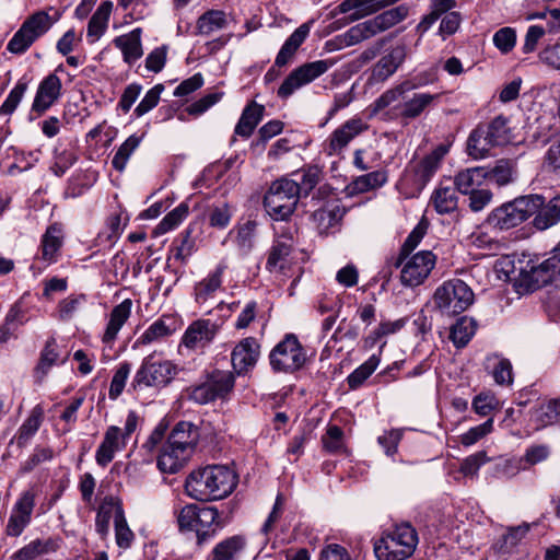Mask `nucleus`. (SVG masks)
Segmentation results:
<instances>
[{"label":"nucleus","mask_w":560,"mask_h":560,"mask_svg":"<svg viewBox=\"0 0 560 560\" xmlns=\"http://www.w3.org/2000/svg\"><path fill=\"white\" fill-rule=\"evenodd\" d=\"M237 485V475L223 465L207 466L192 471L186 479V493L197 501L221 500L230 495Z\"/></svg>","instance_id":"nucleus-1"},{"label":"nucleus","mask_w":560,"mask_h":560,"mask_svg":"<svg viewBox=\"0 0 560 560\" xmlns=\"http://www.w3.org/2000/svg\"><path fill=\"white\" fill-rule=\"evenodd\" d=\"M417 544L415 528L400 524L383 533L374 545V552L378 560H405L413 553Z\"/></svg>","instance_id":"nucleus-2"},{"label":"nucleus","mask_w":560,"mask_h":560,"mask_svg":"<svg viewBox=\"0 0 560 560\" xmlns=\"http://www.w3.org/2000/svg\"><path fill=\"white\" fill-rule=\"evenodd\" d=\"M301 189L298 182L283 177L271 183L264 197L267 213L273 220H288L296 209Z\"/></svg>","instance_id":"nucleus-3"},{"label":"nucleus","mask_w":560,"mask_h":560,"mask_svg":"<svg viewBox=\"0 0 560 560\" xmlns=\"http://www.w3.org/2000/svg\"><path fill=\"white\" fill-rule=\"evenodd\" d=\"M541 206L542 197L539 195L520 197L494 209L488 221L499 230H509L526 221Z\"/></svg>","instance_id":"nucleus-4"},{"label":"nucleus","mask_w":560,"mask_h":560,"mask_svg":"<svg viewBox=\"0 0 560 560\" xmlns=\"http://www.w3.org/2000/svg\"><path fill=\"white\" fill-rule=\"evenodd\" d=\"M433 301L443 314L457 315L472 304L474 292L464 281L452 279L438 287Z\"/></svg>","instance_id":"nucleus-5"},{"label":"nucleus","mask_w":560,"mask_h":560,"mask_svg":"<svg viewBox=\"0 0 560 560\" xmlns=\"http://www.w3.org/2000/svg\"><path fill=\"white\" fill-rule=\"evenodd\" d=\"M178 373V368L170 360H156L154 354H149L132 380L133 388L138 387H165Z\"/></svg>","instance_id":"nucleus-6"},{"label":"nucleus","mask_w":560,"mask_h":560,"mask_svg":"<svg viewBox=\"0 0 560 560\" xmlns=\"http://www.w3.org/2000/svg\"><path fill=\"white\" fill-rule=\"evenodd\" d=\"M235 377L229 371H213L207 380L189 389V399L206 405L215 399H224L234 388Z\"/></svg>","instance_id":"nucleus-7"},{"label":"nucleus","mask_w":560,"mask_h":560,"mask_svg":"<svg viewBox=\"0 0 560 560\" xmlns=\"http://www.w3.org/2000/svg\"><path fill=\"white\" fill-rule=\"evenodd\" d=\"M335 63L332 59H320L295 68L279 86L278 96L282 100L290 97L295 91L326 73Z\"/></svg>","instance_id":"nucleus-8"},{"label":"nucleus","mask_w":560,"mask_h":560,"mask_svg":"<svg viewBox=\"0 0 560 560\" xmlns=\"http://www.w3.org/2000/svg\"><path fill=\"white\" fill-rule=\"evenodd\" d=\"M406 15L407 10L405 8H394L376 15L373 19L359 23L347 32L346 36L348 38V44H358L384 32L401 22Z\"/></svg>","instance_id":"nucleus-9"},{"label":"nucleus","mask_w":560,"mask_h":560,"mask_svg":"<svg viewBox=\"0 0 560 560\" xmlns=\"http://www.w3.org/2000/svg\"><path fill=\"white\" fill-rule=\"evenodd\" d=\"M419 86H421V83L417 84L410 80H405L387 89L370 104V115L378 116L382 114L385 120L399 119L398 112L401 108L405 94Z\"/></svg>","instance_id":"nucleus-10"},{"label":"nucleus","mask_w":560,"mask_h":560,"mask_svg":"<svg viewBox=\"0 0 560 560\" xmlns=\"http://www.w3.org/2000/svg\"><path fill=\"white\" fill-rule=\"evenodd\" d=\"M306 361V354L294 335H287L270 353V364L275 371L294 372Z\"/></svg>","instance_id":"nucleus-11"},{"label":"nucleus","mask_w":560,"mask_h":560,"mask_svg":"<svg viewBox=\"0 0 560 560\" xmlns=\"http://www.w3.org/2000/svg\"><path fill=\"white\" fill-rule=\"evenodd\" d=\"M436 264L431 250H420L401 264L400 281L406 287H418L429 277Z\"/></svg>","instance_id":"nucleus-12"},{"label":"nucleus","mask_w":560,"mask_h":560,"mask_svg":"<svg viewBox=\"0 0 560 560\" xmlns=\"http://www.w3.org/2000/svg\"><path fill=\"white\" fill-rule=\"evenodd\" d=\"M369 129V125L359 116H354L336 128L325 142V152L329 156H339L348 144Z\"/></svg>","instance_id":"nucleus-13"},{"label":"nucleus","mask_w":560,"mask_h":560,"mask_svg":"<svg viewBox=\"0 0 560 560\" xmlns=\"http://www.w3.org/2000/svg\"><path fill=\"white\" fill-rule=\"evenodd\" d=\"M407 58V46L397 44L384 54L371 68L369 83L377 84L386 82L400 68Z\"/></svg>","instance_id":"nucleus-14"},{"label":"nucleus","mask_w":560,"mask_h":560,"mask_svg":"<svg viewBox=\"0 0 560 560\" xmlns=\"http://www.w3.org/2000/svg\"><path fill=\"white\" fill-rule=\"evenodd\" d=\"M35 506V495L32 491L23 492L11 511L5 533L11 537H19L28 526Z\"/></svg>","instance_id":"nucleus-15"},{"label":"nucleus","mask_w":560,"mask_h":560,"mask_svg":"<svg viewBox=\"0 0 560 560\" xmlns=\"http://www.w3.org/2000/svg\"><path fill=\"white\" fill-rule=\"evenodd\" d=\"M292 248V235L277 240L268 255L266 262L267 270L275 276H288L293 265L291 257Z\"/></svg>","instance_id":"nucleus-16"},{"label":"nucleus","mask_w":560,"mask_h":560,"mask_svg":"<svg viewBox=\"0 0 560 560\" xmlns=\"http://www.w3.org/2000/svg\"><path fill=\"white\" fill-rule=\"evenodd\" d=\"M260 354V347L254 337L242 339L231 353V362L237 375L248 373L256 365Z\"/></svg>","instance_id":"nucleus-17"},{"label":"nucleus","mask_w":560,"mask_h":560,"mask_svg":"<svg viewBox=\"0 0 560 560\" xmlns=\"http://www.w3.org/2000/svg\"><path fill=\"white\" fill-rule=\"evenodd\" d=\"M127 442L122 436L121 428L109 425L95 452L96 464L101 467H106L115 458L116 453L126 447Z\"/></svg>","instance_id":"nucleus-18"},{"label":"nucleus","mask_w":560,"mask_h":560,"mask_svg":"<svg viewBox=\"0 0 560 560\" xmlns=\"http://www.w3.org/2000/svg\"><path fill=\"white\" fill-rule=\"evenodd\" d=\"M125 515L121 501L114 495H106L101 501L95 517V530L102 539H106L109 534V524L118 521V515Z\"/></svg>","instance_id":"nucleus-19"},{"label":"nucleus","mask_w":560,"mask_h":560,"mask_svg":"<svg viewBox=\"0 0 560 560\" xmlns=\"http://www.w3.org/2000/svg\"><path fill=\"white\" fill-rule=\"evenodd\" d=\"M226 269V264L222 261L195 284L194 298L196 303L205 304L209 300L213 299L214 294L222 289L223 276Z\"/></svg>","instance_id":"nucleus-20"},{"label":"nucleus","mask_w":560,"mask_h":560,"mask_svg":"<svg viewBox=\"0 0 560 560\" xmlns=\"http://www.w3.org/2000/svg\"><path fill=\"white\" fill-rule=\"evenodd\" d=\"M218 332V325L209 319H198L186 329L182 342L185 347L195 349L210 343Z\"/></svg>","instance_id":"nucleus-21"},{"label":"nucleus","mask_w":560,"mask_h":560,"mask_svg":"<svg viewBox=\"0 0 560 560\" xmlns=\"http://www.w3.org/2000/svg\"><path fill=\"white\" fill-rule=\"evenodd\" d=\"M192 452L172 445L170 441L162 446L158 456V467L162 472L175 474L189 460Z\"/></svg>","instance_id":"nucleus-22"},{"label":"nucleus","mask_w":560,"mask_h":560,"mask_svg":"<svg viewBox=\"0 0 560 560\" xmlns=\"http://www.w3.org/2000/svg\"><path fill=\"white\" fill-rule=\"evenodd\" d=\"M61 80L56 74L47 75L38 85L32 109L38 114L47 110L60 96Z\"/></svg>","instance_id":"nucleus-23"},{"label":"nucleus","mask_w":560,"mask_h":560,"mask_svg":"<svg viewBox=\"0 0 560 560\" xmlns=\"http://www.w3.org/2000/svg\"><path fill=\"white\" fill-rule=\"evenodd\" d=\"M113 44L121 51L122 60L129 66L143 56L142 30L140 27L115 37Z\"/></svg>","instance_id":"nucleus-24"},{"label":"nucleus","mask_w":560,"mask_h":560,"mask_svg":"<svg viewBox=\"0 0 560 560\" xmlns=\"http://www.w3.org/2000/svg\"><path fill=\"white\" fill-rule=\"evenodd\" d=\"M440 98L439 94H431L427 92L413 93L409 98H405L398 114L399 119L409 121L420 117L428 112Z\"/></svg>","instance_id":"nucleus-25"},{"label":"nucleus","mask_w":560,"mask_h":560,"mask_svg":"<svg viewBox=\"0 0 560 560\" xmlns=\"http://www.w3.org/2000/svg\"><path fill=\"white\" fill-rule=\"evenodd\" d=\"M132 302L130 299L124 300L121 303L116 305L110 314L105 328V331L102 336V341L106 345H112L117 336L119 330L126 324L131 315Z\"/></svg>","instance_id":"nucleus-26"},{"label":"nucleus","mask_w":560,"mask_h":560,"mask_svg":"<svg viewBox=\"0 0 560 560\" xmlns=\"http://www.w3.org/2000/svg\"><path fill=\"white\" fill-rule=\"evenodd\" d=\"M218 510L212 506L199 508L192 532L199 545L212 538L217 530Z\"/></svg>","instance_id":"nucleus-27"},{"label":"nucleus","mask_w":560,"mask_h":560,"mask_svg":"<svg viewBox=\"0 0 560 560\" xmlns=\"http://www.w3.org/2000/svg\"><path fill=\"white\" fill-rule=\"evenodd\" d=\"M44 417V407L40 404L34 406L11 442L15 441L19 447H24L39 430Z\"/></svg>","instance_id":"nucleus-28"},{"label":"nucleus","mask_w":560,"mask_h":560,"mask_svg":"<svg viewBox=\"0 0 560 560\" xmlns=\"http://www.w3.org/2000/svg\"><path fill=\"white\" fill-rule=\"evenodd\" d=\"M311 31V23H304L300 25L284 42L281 49L279 50L275 65L278 67H284L293 58L299 47L307 38Z\"/></svg>","instance_id":"nucleus-29"},{"label":"nucleus","mask_w":560,"mask_h":560,"mask_svg":"<svg viewBox=\"0 0 560 560\" xmlns=\"http://www.w3.org/2000/svg\"><path fill=\"white\" fill-rule=\"evenodd\" d=\"M247 546L242 535L228 537L215 545L211 551L212 560H240Z\"/></svg>","instance_id":"nucleus-30"},{"label":"nucleus","mask_w":560,"mask_h":560,"mask_svg":"<svg viewBox=\"0 0 560 560\" xmlns=\"http://www.w3.org/2000/svg\"><path fill=\"white\" fill-rule=\"evenodd\" d=\"M486 167H471L460 171L454 178L455 188L463 195H468L479 189L487 180Z\"/></svg>","instance_id":"nucleus-31"},{"label":"nucleus","mask_w":560,"mask_h":560,"mask_svg":"<svg viewBox=\"0 0 560 560\" xmlns=\"http://www.w3.org/2000/svg\"><path fill=\"white\" fill-rule=\"evenodd\" d=\"M112 10L113 3L104 1L91 16L86 31V38L90 44L96 43L106 32Z\"/></svg>","instance_id":"nucleus-32"},{"label":"nucleus","mask_w":560,"mask_h":560,"mask_svg":"<svg viewBox=\"0 0 560 560\" xmlns=\"http://www.w3.org/2000/svg\"><path fill=\"white\" fill-rule=\"evenodd\" d=\"M175 330V322L173 318L162 316L143 331V334L136 340L135 347L147 346L164 339L173 335Z\"/></svg>","instance_id":"nucleus-33"},{"label":"nucleus","mask_w":560,"mask_h":560,"mask_svg":"<svg viewBox=\"0 0 560 560\" xmlns=\"http://www.w3.org/2000/svg\"><path fill=\"white\" fill-rule=\"evenodd\" d=\"M59 19L60 13L57 11H55L54 15H50L47 11L39 10L31 14L22 23V26L37 40L40 36L46 34Z\"/></svg>","instance_id":"nucleus-34"},{"label":"nucleus","mask_w":560,"mask_h":560,"mask_svg":"<svg viewBox=\"0 0 560 560\" xmlns=\"http://www.w3.org/2000/svg\"><path fill=\"white\" fill-rule=\"evenodd\" d=\"M265 107L256 102L249 103L235 126V135L249 138L264 116Z\"/></svg>","instance_id":"nucleus-35"},{"label":"nucleus","mask_w":560,"mask_h":560,"mask_svg":"<svg viewBox=\"0 0 560 560\" xmlns=\"http://www.w3.org/2000/svg\"><path fill=\"white\" fill-rule=\"evenodd\" d=\"M58 540L55 538L34 539L11 556V560H34L39 556H44L56 551Z\"/></svg>","instance_id":"nucleus-36"},{"label":"nucleus","mask_w":560,"mask_h":560,"mask_svg":"<svg viewBox=\"0 0 560 560\" xmlns=\"http://www.w3.org/2000/svg\"><path fill=\"white\" fill-rule=\"evenodd\" d=\"M198 438L197 428L192 423L180 421L174 427L167 441H170L172 445L184 447V450H189L194 453Z\"/></svg>","instance_id":"nucleus-37"},{"label":"nucleus","mask_w":560,"mask_h":560,"mask_svg":"<svg viewBox=\"0 0 560 560\" xmlns=\"http://www.w3.org/2000/svg\"><path fill=\"white\" fill-rule=\"evenodd\" d=\"M62 229L58 224L47 228L42 238V259L47 264L57 260L58 253L62 246Z\"/></svg>","instance_id":"nucleus-38"},{"label":"nucleus","mask_w":560,"mask_h":560,"mask_svg":"<svg viewBox=\"0 0 560 560\" xmlns=\"http://www.w3.org/2000/svg\"><path fill=\"white\" fill-rule=\"evenodd\" d=\"M345 210L337 203H326L314 211L312 219L319 233H327L329 229L338 224L342 219Z\"/></svg>","instance_id":"nucleus-39"},{"label":"nucleus","mask_w":560,"mask_h":560,"mask_svg":"<svg viewBox=\"0 0 560 560\" xmlns=\"http://www.w3.org/2000/svg\"><path fill=\"white\" fill-rule=\"evenodd\" d=\"M456 190L453 186L441 183L433 191L431 203L439 213H451L457 209L458 198Z\"/></svg>","instance_id":"nucleus-40"},{"label":"nucleus","mask_w":560,"mask_h":560,"mask_svg":"<svg viewBox=\"0 0 560 560\" xmlns=\"http://www.w3.org/2000/svg\"><path fill=\"white\" fill-rule=\"evenodd\" d=\"M497 147L495 143L488 137V133L479 125L469 135L467 141L468 155L475 160L486 158L492 148Z\"/></svg>","instance_id":"nucleus-41"},{"label":"nucleus","mask_w":560,"mask_h":560,"mask_svg":"<svg viewBox=\"0 0 560 560\" xmlns=\"http://www.w3.org/2000/svg\"><path fill=\"white\" fill-rule=\"evenodd\" d=\"M534 224L538 230H547L560 221V196H556L537 210Z\"/></svg>","instance_id":"nucleus-42"},{"label":"nucleus","mask_w":560,"mask_h":560,"mask_svg":"<svg viewBox=\"0 0 560 560\" xmlns=\"http://www.w3.org/2000/svg\"><path fill=\"white\" fill-rule=\"evenodd\" d=\"M487 180L493 182L498 186H505L514 180L516 164L511 160L501 159L492 168H487Z\"/></svg>","instance_id":"nucleus-43"},{"label":"nucleus","mask_w":560,"mask_h":560,"mask_svg":"<svg viewBox=\"0 0 560 560\" xmlns=\"http://www.w3.org/2000/svg\"><path fill=\"white\" fill-rule=\"evenodd\" d=\"M488 137L495 143L497 147L504 145L511 140V129L509 127V119L502 115L494 117L489 124L480 125Z\"/></svg>","instance_id":"nucleus-44"},{"label":"nucleus","mask_w":560,"mask_h":560,"mask_svg":"<svg viewBox=\"0 0 560 560\" xmlns=\"http://www.w3.org/2000/svg\"><path fill=\"white\" fill-rule=\"evenodd\" d=\"M387 182V174L384 171H374L355 177L350 184L354 194H363L382 187Z\"/></svg>","instance_id":"nucleus-45"},{"label":"nucleus","mask_w":560,"mask_h":560,"mask_svg":"<svg viewBox=\"0 0 560 560\" xmlns=\"http://www.w3.org/2000/svg\"><path fill=\"white\" fill-rule=\"evenodd\" d=\"M446 152L447 150L444 147H438L420 162L417 168V175L423 184L428 183L438 171Z\"/></svg>","instance_id":"nucleus-46"},{"label":"nucleus","mask_w":560,"mask_h":560,"mask_svg":"<svg viewBox=\"0 0 560 560\" xmlns=\"http://www.w3.org/2000/svg\"><path fill=\"white\" fill-rule=\"evenodd\" d=\"M476 328L477 324L474 318L463 316L453 325L450 337L456 347H464L475 335Z\"/></svg>","instance_id":"nucleus-47"},{"label":"nucleus","mask_w":560,"mask_h":560,"mask_svg":"<svg viewBox=\"0 0 560 560\" xmlns=\"http://www.w3.org/2000/svg\"><path fill=\"white\" fill-rule=\"evenodd\" d=\"M189 207L186 202L179 203L175 209L167 213L162 221L154 228L153 235H163L177 228L188 215Z\"/></svg>","instance_id":"nucleus-48"},{"label":"nucleus","mask_w":560,"mask_h":560,"mask_svg":"<svg viewBox=\"0 0 560 560\" xmlns=\"http://www.w3.org/2000/svg\"><path fill=\"white\" fill-rule=\"evenodd\" d=\"M226 24L225 13L220 10H211L203 13L197 22L198 33L210 35L213 32L222 30Z\"/></svg>","instance_id":"nucleus-49"},{"label":"nucleus","mask_w":560,"mask_h":560,"mask_svg":"<svg viewBox=\"0 0 560 560\" xmlns=\"http://www.w3.org/2000/svg\"><path fill=\"white\" fill-rule=\"evenodd\" d=\"M141 140H142V137L131 135L118 148V150L116 151V153L112 160V165L116 171L122 172L126 168V165H127L130 156L136 151V149L139 147Z\"/></svg>","instance_id":"nucleus-50"},{"label":"nucleus","mask_w":560,"mask_h":560,"mask_svg":"<svg viewBox=\"0 0 560 560\" xmlns=\"http://www.w3.org/2000/svg\"><path fill=\"white\" fill-rule=\"evenodd\" d=\"M381 360L376 354L371 355L364 363L357 368L347 378L351 389L360 387L365 380L377 369Z\"/></svg>","instance_id":"nucleus-51"},{"label":"nucleus","mask_w":560,"mask_h":560,"mask_svg":"<svg viewBox=\"0 0 560 560\" xmlns=\"http://www.w3.org/2000/svg\"><path fill=\"white\" fill-rule=\"evenodd\" d=\"M427 233V225L423 222L418 223L405 240L399 255L394 262L396 268L400 267L402 261L407 259L408 255L419 245L421 240Z\"/></svg>","instance_id":"nucleus-52"},{"label":"nucleus","mask_w":560,"mask_h":560,"mask_svg":"<svg viewBox=\"0 0 560 560\" xmlns=\"http://www.w3.org/2000/svg\"><path fill=\"white\" fill-rule=\"evenodd\" d=\"M59 353L57 351V346L54 340L48 341L40 353V359L35 368V376L42 382L44 377L47 375L52 365H55L58 361Z\"/></svg>","instance_id":"nucleus-53"},{"label":"nucleus","mask_w":560,"mask_h":560,"mask_svg":"<svg viewBox=\"0 0 560 560\" xmlns=\"http://www.w3.org/2000/svg\"><path fill=\"white\" fill-rule=\"evenodd\" d=\"M78 160L75 152L71 149H55L54 163L51 172L57 176H62Z\"/></svg>","instance_id":"nucleus-54"},{"label":"nucleus","mask_w":560,"mask_h":560,"mask_svg":"<svg viewBox=\"0 0 560 560\" xmlns=\"http://www.w3.org/2000/svg\"><path fill=\"white\" fill-rule=\"evenodd\" d=\"M469 244L479 249L497 252L500 249L499 241L483 228L476 229L468 237Z\"/></svg>","instance_id":"nucleus-55"},{"label":"nucleus","mask_w":560,"mask_h":560,"mask_svg":"<svg viewBox=\"0 0 560 560\" xmlns=\"http://www.w3.org/2000/svg\"><path fill=\"white\" fill-rule=\"evenodd\" d=\"M493 430V419L489 418L483 423L470 428L467 432L459 436L460 443L468 447L476 444L478 441L483 439L486 435L491 433Z\"/></svg>","instance_id":"nucleus-56"},{"label":"nucleus","mask_w":560,"mask_h":560,"mask_svg":"<svg viewBox=\"0 0 560 560\" xmlns=\"http://www.w3.org/2000/svg\"><path fill=\"white\" fill-rule=\"evenodd\" d=\"M36 39L21 25L13 37L9 40L7 49L15 55L24 54Z\"/></svg>","instance_id":"nucleus-57"},{"label":"nucleus","mask_w":560,"mask_h":560,"mask_svg":"<svg viewBox=\"0 0 560 560\" xmlns=\"http://www.w3.org/2000/svg\"><path fill=\"white\" fill-rule=\"evenodd\" d=\"M115 540L119 548L128 549L135 540V534L130 529L125 515H118V521L114 524Z\"/></svg>","instance_id":"nucleus-58"},{"label":"nucleus","mask_w":560,"mask_h":560,"mask_svg":"<svg viewBox=\"0 0 560 560\" xmlns=\"http://www.w3.org/2000/svg\"><path fill=\"white\" fill-rule=\"evenodd\" d=\"M130 371L131 364L128 362H124L118 366L109 386L108 395L110 399H117L121 395Z\"/></svg>","instance_id":"nucleus-59"},{"label":"nucleus","mask_w":560,"mask_h":560,"mask_svg":"<svg viewBox=\"0 0 560 560\" xmlns=\"http://www.w3.org/2000/svg\"><path fill=\"white\" fill-rule=\"evenodd\" d=\"M322 442L328 452L341 453L345 450L343 431L338 425H329Z\"/></svg>","instance_id":"nucleus-60"},{"label":"nucleus","mask_w":560,"mask_h":560,"mask_svg":"<svg viewBox=\"0 0 560 560\" xmlns=\"http://www.w3.org/2000/svg\"><path fill=\"white\" fill-rule=\"evenodd\" d=\"M163 90V84H156L150 89L138 104V106L135 108L133 114L137 117H141L152 110L159 104Z\"/></svg>","instance_id":"nucleus-61"},{"label":"nucleus","mask_w":560,"mask_h":560,"mask_svg":"<svg viewBox=\"0 0 560 560\" xmlns=\"http://www.w3.org/2000/svg\"><path fill=\"white\" fill-rule=\"evenodd\" d=\"M558 275L556 272H551V268L546 266V261L544 260L536 267H533L529 272L530 287L533 290L539 289L549 284Z\"/></svg>","instance_id":"nucleus-62"},{"label":"nucleus","mask_w":560,"mask_h":560,"mask_svg":"<svg viewBox=\"0 0 560 560\" xmlns=\"http://www.w3.org/2000/svg\"><path fill=\"white\" fill-rule=\"evenodd\" d=\"M26 90L27 83L19 81L0 106V115H11L21 103Z\"/></svg>","instance_id":"nucleus-63"},{"label":"nucleus","mask_w":560,"mask_h":560,"mask_svg":"<svg viewBox=\"0 0 560 560\" xmlns=\"http://www.w3.org/2000/svg\"><path fill=\"white\" fill-rule=\"evenodd\" d=\"M494 46L502 52H510L516 44V33L512 27H502L493 35Z\"/></svg>","instance_id":"nucleus-64"}]
</instances>
